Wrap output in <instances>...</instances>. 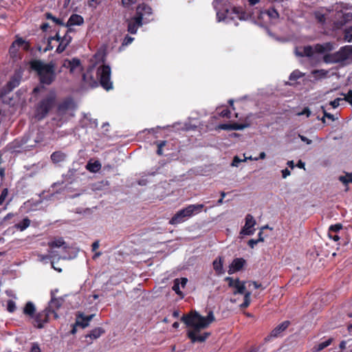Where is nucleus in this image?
Listing matches in <instances>:
<instances>
[{
  "mask_svg": "<svg viewBox=\"0 0 352 352\" xmlns=\"http://www.w3.org/2000/svg\"><path fill=\"white\" fill-rule=\"evenodd\" d=\"M247 126L246 124L239 123H232V130H242Z\"/></svg>",
  "mask_w": 352,
  "mask_h": 352,
  "instance_id": "c03bdc74",
  "label": "nucleus"
},
{
  "mask_svg": "<svg viewBox=\"0 0 352 352\" xmlns=\"http://www.w3.org/2000/svg\"><path fill=\"white\" fill-rule=\"evenodd\" d=\"M217 129L221 130H232V124H220L218 125Z\"/></svg>",
  "mask_w": 352,
  "mask_h": 352,
  "instance_id": "8fccbe9b",
  "label": "nucleus"
},
{
  "mask_svg": "<svg viewBox=\"0 0 352 352\" xmlns=\"http://www.w3.org/2000/svg\"><path fill=\"white\" fill-rule=\"evenodd\" d=\"M86 168L91 173H97L102 168V166L98 160L94 162L89 160L86 165Z\"/></svg>",
  "mask_w": 352,
  "mask_h": 352,
  "instance_id": "b1692460",
  "label": "nucleus"
},
{
  "mask_svg": "<svg viewBox=\"0 0 352 352\" xmlns=\"http://www.w3.org/2000/svg\"><path fill=\"white\" fill-rule=\"evenodd\" d=\"M302 74L298 70L294 71L289 76V80H296L302 76Z\"/></svg>",
  "mask_w": 352,
  "mask_h": 352,
  "instance_id": "a19ab883",
  "label": "nucleus"
},
{
  "mask_svg": "<svg viewBox=\"0 0 352 352\" xmlns=\"http://www.w3.org/2000/svg\"><path fill=\"white\" fill-rule=\"evenodd\" d=\"M52 40H50V38H48L47 46L44 50L45 52L53 50L54 46L52 45Z\"/></svg>",
  "mask_w": 352,
  "mask_h": 352,
  "instance_id": "4d7b16f0",
  "label": "nucleus"
},
{
  "mask_svg": "<svg viewBox=\"0 0 352 352\" xmlns=\"http://www.w3.org/2000/svg\"><path fill=\"white\" fill-rule=\"evenodd\" d=\"M7 309L10 312H13L14 311V309H15V304H14V302L12 300H10L8 301Z\"/></svg>",
  "mask_w": 352,
  "mask_h": 352,
  "instance_id": "5fc2aeb1",
  "label": "nucleus"
},
{
  "mask_svg": "<svg viewBox=\"0 0 352 352\" xmlns=\"http://www.w3.org/2000/svg\"><path fill=\"white\" fill-rule=\"evenodd\" d=\"M64 299L61 297L56 298L54 292H51V300L47 306L45 308V313L47 314L48 320L50 321V314H53L55 319L58 318L57 311L62 307Z\"/></svg>",
  "mask_w": 352,
  "mask_h": 352,
  "instance_id": "9b49d317",
  "label": "nucleus"
},
{
  "mask_svg": "<svg viewBox=\"0 0 352 352\" xmlns=\"http://www.w3.org/2000/svg\"><path fill=\"white\" fill-rule=\"evenodd\" d=\"M212 6L216 11L217 19L219 22L226 19H234L237 17L239 20H245L247 13L241 7H232L229 0H214Z\"/></svg>",
  "mask_w": 352,
  "mask_h": 352,
  "instance_id": "f03ea898",
  "label": "nucleus"
},
{
  "mask_svg": "<svg viewBox=\"0 0 352 352\" xmlns=\"http://www.w3.org/2000/svg\"><path fill=\"white\" fill-rule=\"evenodd\" d=\"M181 320L188 327L192 328V330L188 331L187 336L191 342L195 343L203 342L210 336V333L209 332H205L203 334H199V332L201 329L208 327L211 322L215 320V318L213 312L210 311L206 317L195 311L184 315Z\"/></svg>",
  "mask_w": 352,
  "mask_h": 352,
  "instance_id": "f257e3e1",
  "label": "nucleus"
},
{
  "mask_svg": "<svg viewBox=\"0 0 352 352\" xmlns=\"http://www.w3.org/2000/svg\"><path fill=\"white\" fill-rule=\"evenodd\" d=\"M22 78L21 67L16 70L6 85L3 87L0 92V97L3 102H6L7 95L16 87L19 86Z\"/></svg>",
  "mask_w": 352,
  "mask_h": 352,
  "instance_id": "9d476101",
  "label": "nucleus"
},
{
  "mask_svg": "<svg viewBox=\"0 0 352 352\" xmlns=\"http://www.w3.org/2000/svg\"><path fill=\"white\" fill-rule=\"evenodd\" d=\"M114 169H115L114 166L107 164V165H104L102 167V172L103 174H106V173L114 174Z\"/></svg>",
  "mask_w": 352,
  "mask_h": 352,
  "instance_id": "4c0bfd02",
  "label": "nucleus"
},
{
  "mask_svg": "<svg viewBox=\"0 0 352 352\" xmlns=\"http://www.w3.org/2000/svg\"><path fill=\"white\" fill-rule=\"evenodd\" d=\"M84 23V19L81 15L72 14L69 18L65 27H72L73 25H81Z\"/></svg>",
  "mask_w": 352,
  "mask_h": 352,
  "instance_id": "a211bd4d",
  "label": "nucleus"
},
{
  "mask_svg": "<svg viewBox=\"0 0 352 352\" xmlns=\"http://www.w3.org/2000/svg\"><path fill=\"white\" fill-rule=\"evenodd\" d=\"M333 44L331 42H327L323 44L318 43L314 45V52L319 54L331 52L333 50Z\"/></svg>",
  "mask_w": 352,
  "mask_h": 352,
  "instance_id": "f3484780",
  "label": "nucleus"
},
{
  "mask_svg": "<svg viewBox=\"0 0 352 352\" xmlns=\"http://www.w3.org/2000/svg\"><path fill=\"white\" fill-rule=\"evenodd\" d=\"M314 47L311 45H307L302 48V52H296V55L300 57H311L314 55Z\"/></svg>",
  "mask_w": 352,
  "mask_h": 352,
  "instance_id": "393cba45",
  "label": "nucleus"
},
{
  "mask_svg": "<svg viewBox=\"0 0 352 352\" xmlns=\"http://www.w3.org/2000/svg\"><path fill=\"white\" fill-rule=\"evenodd\" d=\"M328 72L324 69H315L312 71V74L316 78H324L327 76Z\"/></svg>",
  "mask_w": 352,
  "mask_h": 352,
  "instance_id": "f704fd0d",
  "label": "nucleus"
},
{
  "mask_svg": "<svg viewBox=\"0 0 352 352\" xmlns=\"http://www.w3.org/2000/svg\"><path fill=\"white\" fill-rule=\"evenodd\" d=\"M301 115H304V114H306V116L307 117H309L310 115H311V111L309 110V108L306 107L303 109V111H302V113H300Z\"/></svg>",
  "mask_w": 352,
  "mask_h": 352,
  "instance_id": "338daca9",
  "label": "nucleus"
},
{
  "mask_svg": "<svg viewBox=\"0 0 352 352\" xmlns=\"http://www.w3.org/2000/svg\"><path fill=\"white\" fill-rule=\"evenodd\" d=\"M290 322L288 320L283 322L281 324L276 327L270 333V337H278L280 333L284 331L289 325Z\"/></svg>",
  "mask_w": 352,
  "mask_h": 352,
  "instance_id": "412c9836",
  "label": "nucleus"
},
{
  "mask_svg": "<svg viewBox=\"0 0 352 352\" xmlns=\"http://www.w3.org/2000/svg\"><path fill=\"white\" fill-rule=\"evenodd\" d=\"M21 47H22V37L17 36L16 41L12 43L9 49L10 57L12 58L14 63L21 58V53L19 52V50Z\"/></svg>",
  "mask_w": 352,
  "mask_h": 352,
  "instance_id": "f8f14e48",
  "label": "nucleus"
},
{
  "mask_svg": "<svg viewBox=\"0 0 352 352\" xmlns=\"http://www.w3.org/2000/svg\"><path fill=\"white\" fill-rule=\"evenodd\" d=\"M30 219H28V218H23V230L27 228L30 226Z\"/></svg>",
  "mask_w": 352,
  "mask_h": 352,
  "instance_id": "69168bd1",
  "label": "nucleus"
},
{
  "mask_svg": "<svg viewBox=\"0 0 352 352\" xmlns=\"http://www.w3.org/2000/svg\"><path fill=\"white\" fill-rule=\"evenodd\" d=\"M265 14H267L270 19H276L279 17V14L278 11L274 8H271L268 10L261 11V15Z\"/></svg>",
  "mask_w": 352,
  "mask_h": 352,
  "instance_id": "c85d7f7f",
  "label": "nucleus"
},
{
  "mask_svg": "<svg viewBox=\"0 0 352 352\" xmlns=\"http://www.w3.org/2000/svg\"><path fill=\"white\" fill-rule=\"evenodd\" d=\"M54 256H55V254H54V252L51 251L50 254L46 255V256H41V260L43 261L45 259H49V258L54 257Z\"/></svg>",
  "mask_w": 352,
  "mask_h": 352,
  "instance_id": "0e129e2a",
  "label": "nucleus"
},
{
  "mask_svg": "<svg viewBox=\"0 0 352 352\" xmlns=\"http://www.w3.org/2000/svg\"><path fill=\"white\" fill-rule=\"evenodd\" d=\"M133 39L134 38L133 37H131L129 36H126L123 41L122 44L127 45L130 44L133 41Z\"/></svg>",
  "mask_w": 352,
  "mask_h": 352,
  "instance_id": "bf43d9fd",
  "label": "nucleus"
},
{
  "mask_svg": "<svg viewBox=\"0 0 352 352\" xmlns=\"http://www.w3.org/2000/svg\"><path fill=\"white\" fill-rule=\"evenodd\" d=\"M314 16L316 20L320 24H324L326 22V15L320 11L314 12Z\"/></svg>",
  "mask_w": 352,
  "mask_h": 352,
  "instance_id": "473e14b6",
  "label": "nucleus"
},
{
  "mask_svg": "<svg viewBox=\"0 0 352 352\" xmlns=\"http://www.w3.org/2000/svg\"><path fill=\"white\" fill-rule=\"evenodd\" d=\"M250 296H251L250 292H247L245 293L243 302L240 305V307L241 309L247 308L250 305Z\"/></svg>",
  "mask_w": 352,
  "mask_h": 352,
  "instance_id": "72a5a7b5",
  "label": "nucleus"
},
{
  "mask_svg": "<svg viewBox=\"0 0 352 352\" xmlns=\"http://www.w3.org/2000/svg\"><path fill=\"white\" fill-rule=\"evenodd\" d=\"M258 243H259L258 239H250L248 243L251 248H254V246L258 244Z\"/></svg>",
  "mask_w": 352,
  "mask_h": 352,
  "instance_id": "052dcab7",
  "label": "nucleus"
},
{
  "mask_svg": "<svg viewBox=\"0 0 352 352\" xmlns=\"http://www.w3.org/2000/svg\"><path fill=\"white\" fill-rule=\"evenodd\" d=\"M342 100L340 98H337L333 101L330 102V104L333 107V108H337L340 105V102Z\"/></svg>",
  "mask_w": 352,
  "mask_h": 352,
  "instance_id": "6e6d98bb",
  "label": "nucleus"
},
{
  "mask_svg": "<svg viewBox=\"0 0 352 352\" xmlns=\"http://www.w3.org/2000/svg\"><path fill=\"white\" fill-rule=\"evenodd\" d=\"M105 331L102 327H96L91 330L89 334L86 336L87 338H90L92 340H95L100 337Z\"/></svg>",
  "mask_w": 352,
  "mask_h": 352,
  "instance_id": "bb28decb",
  "label": "nucleus"
},
{
  "mask_svg": "<svg viewBox=\"0 0 352 352\" xmlns=\"http://www.w3.org/2000/svg\"><path fill=\"white\" fill-rule=\"evenodd\" d=\"M153 10L148 5L142 3L136 8L134 16L128 21L127 31L132 34H136L138 28L144 23H148L153 21Z\"/></svg>",
  "mask_w": 352,
  "mask_h": 352,
  "instance_id": "20e7f679",
  "label": "nucleus"
},
{
  "mask_svg": "<svg viewBox=\"0 0 352 352\" xmlns=\"http://www.w3.org/2000/svg\"><path fill=\"white\" fill-rule=\"evenodd\" d=\"M50 25L47 23H44L41 25V29L43 31V32H45L47 30V29L49 28Z\"/></svg>",
  "mask_w": 352,
  "mask_h": 352,
  "instance_id": "774afa93",
  "label": "nucleus"
},
{
  "mask_svg": "<svg viewBox=\"0 0 352 352\" xmlns=\"http://www.w3.org/2000/svg\"><path fill=\"white\" fill-rule=\"evenodd\" d=\"M63 66L69 69L73 73L75 69L80 66V60L77 58H73L71 60H65Z\"/></svg>",
  "mask_w": 352,
  "mask_h": 352,
  "instance_id": "6ab92c4d",
  "label": "nucleus"
},
{
  "mask_svg": "<svg viewBox=\"0 0 352 352\" xmlns=\"http://www.w3.org/2000/svg\"><path fill=\"white\" fill-rule=\"evenodd\" d=\"M50 40H52V41H56L58 43V44L60 43V41L61 39V36H60L59 35V33L58 32H56V34H55V36H50Z\"/></svg>",
  "mask_w": 352,
  "mask_h": 352,
  "instance_id": "680f3d73",
  "label": "nucleus"
},
{
  "mask_svg": "<svg viewBox=\"0 0 352 352\" xmlns=\"http://www.w3.org/2000/svg\"><path fill=\"white\" fill-rule=\"evenodd\" d=\"M225 281L228 282V286L230 287H234L236 283V279L234 280L232 277L228 276L225 278Z\"/></svg>",
  "mask_w": 352,
  "mask_h": 352,
  "instance_id": "49530a36",
  "label": "nucleus"
},
{
  "mask_svg": "<svg viewBox=\"0 0 352 352\" xmlns=\"http://www.w3.org/2000/svg\"><path fill=\"white\" fill-rule=\"evenodd\" d=\"M352 59V50L350 45L341 47L338 51L333 54H327L324 56V61L327 63H339Z\"/></svg>",
  "mask_w": 352,
  "mask_h": 352,
  "instance_id": "6e6552de",
  "label": "nucleus"
},
{
  "mask_svg": "<svg viewBox=\"0 0 352 352\" xmlns=\"http://www.w3.org/2000/svg\"><path fill=\"white\" fill-rule=\"evenodd\" d=\"M344 38L348 42L352 41V27H350L344 30Z\"/></svg>",
  "mask_w": 352,
  "mask_h": 352,
  "instance_id": "e433bc0d",
  "label": "nucleus"
},
{
  "mask_svg": "<svg viewBox=\"0 0 352 352\" xmlns=\"http://www.w3.org/2000/svg\"><path fill=\"white\" fill-rule=\"evenodd\" d=\"M323 113H324V117L322 118V122L323 123H325L324 118H328L329 119H331L332 121H333L335 120L334 116L331 113H327L324 109L323 110Z\"/></svg>",
  "mask_w": 352,
  "mask_h": 352,
  "instance_id": "603ef678",
  "label": "nucleus"
},
{
  "mask_svg": "<svg viewBox=\"0 0 352 352\" xmlns=\"http://www.w3.org/2000/svg\"><path fill=\"white\" fill-rule=\"evenodd\" d=\"M219 115L221 117L230 118L231 117V112L228 109H223Z\"/></svg>",
  "mask_w": 352,
  "mask_h": 352,
  "instance_id": "09e8293b",
  "label": "nucleus"
},
{
  "mask_svg": "<svg viewBox=\"0 0 352 352\" xmlns=\"http://www.w3.org/2000/svg\"><path fill=\"white\" fill-rule=\"evenodd\" d=\"M72 41V37L68 34H65L60 39V43L58 44L56 52L58 54H61L63 52L66 47L69 45V43Z\"/></svg>",
  "mask_w": 352,
  "mask_h": 352,
  "instance_id": "2eb2a0df",
  "label": "nucleus"
},
{
  "mask_svg": "<svg viewBox=\"0 0 352 352\" xmlns=\"http://www.w3.org/2000/svg\"><path fill=\"white\" fill-rule=\"evenodd\" d=\"M7 196H8V189L4 188L1 191V193L0 195V206H1L3 204Z\"/></svg>",
  "mask_w": 352,
  "mask_h": 352,
  "instance_id": "a18cd8bd",
  "label": "nucleus"
},
{
  "mask_svg": "<svg viewBox=\"0 0 352 352\" xmlns=\"http://www.w3.org/2000/svg\"><path fill=\"white\" fill-rule=\"evenodd\" d=\"M29 65L30 69L36 73L41 85H50L55 81L57 74L54 62L45 63L41 60L34 59L29 62Z\"/></svg>",
  "mask_w": 352,
  "mask_h": 352,
  "instance_id": "7ed1b4c3",
  "label": "nucleus"
},
{
  "mask_svg": "<svg viewBox=\"0 0 352 352\" xmlns=\"http://www.w3.org/2000/svg\"><path fill=\"white\" fill-rule=\"evenodd\" d=\"M94 316V314L85 316L82 313H80L77 316L76 324L84 329L89 326V323Z\"/></svg>",
  "mask_w": 352,
  "mask_h": 352,
  "instance_id": "dca6fc26",
  "label": "nucleus"
},
{
  "mask_svg": "<svg viewBox=\"0 0 352 352\" xmlns=\"http://www.w3.org/2000/svg\"><path fill=\"white\" fill-rule=\"evenodd\" d=\"M223 263V259L221 256L217 258L212 263L213 269L218 275L223 274L224 273Z\"/></svg>",
  "mask_w": 352,
  "mask_h": 352,
  "instance_id": "5701e85b",
  "label": "nucleus"
},
{
  "mask_svg": "<svg viewBox=\"0 0 352 352\" xmlns=\"http://www.w3.org/2000/svg\"><path fill=\"white\" fill-rule=\"evenodd\" d=\"M352 20V13L351 12H346L342 14V23L344 24L349 21Z\"/></svg>",
  "mask_w": 352,
  "mask_h": 352,
  "instance_id": "ea45409f",
  "label": "nucleus"
},
{
  "mask_svg": "<svg viewBox=\"0 0 352 352\" xmlns=\"http://www.w3.org/2000/svg\"><path fill=\"white\" fill-rule=\"evenodd\" d=\"M111 67L108 65H102L97 69V77L99 79L101 87L109 91L113 89V82L111 81Z\"/></svg>",
  "mask_w": 352,
  "mask_h": 352,
  "instance_id": "1a4fd4ad",
  "label": "nucleus"
},
{
  "mask_svg": "<svg viewBox=\"0 0 352 352\" xmlns=\"http://www.w3.org/2000/svg\"><path fill=\"white\" fill-rule=\"evenodd\" d=\"M157 146V154L158 155H162L163 154L162 149L166 144V141L165 140H160L155 142Z\"/></svg>",
  "mask_w": 352,
  "mask_h": 352,
  "instance_id": "c9c22d12",
  "label": "nucleus"
},
{
  "mask_svg": "<svg viewBox=\"0 0 352 352\" xmlns=\"http://www.w3.org/2000/svg\"><path fill=\"white\" fill-rule=\"evenodd\" d=\"M45 15L47 19L52 20L54 23L65 26V24L63 22L62 19L56 18V16H53V14L51 12H46Z\"/></svg>",
  "mask_w": 352,
  "mask_h": 352,
  "instance_id": "2f4dec72",
  "label": "nucleus"
},
{
  "mask_svg": "<svg viewBox=\"0 0 352 352\" xmlns=\"http://www.w3.org/2000/svg\"><path fill=\"white\" fill-rule=\"evenodd\" d=\"M72 100L70 98H67L60 102L57 107V111L58 113H65L69 109L71 108Z\"/></svg>",
  "mask_w": 352,
  "mask_h": 352,
  "instance_id": "4be33fe9",
  "label": "nucleus"
},
{
  "mask_svg": "<svg viewBox=\"0 0 352 352\" xmlns=\"http://www.w3.org/2000/svg\"><path fill=\"white\" fill-rule=\"evenodd\" d=\"M173 290L175 291L176 292V294H179V295H182V292L180 291L179 289V279H175L174 280V284H173V286L172 287Z\"/></svg>",
  "mask_w": 352,
  "mask_h": 352,
  "instance_id": "79ce46f5",
  "label": "nucleus"
},
{
  "mask_svg": "<svg viewBox=\"0 0 352 352\" xmlns=\"http://www.w3.org/2000/svg\"><path fill=\"white\" fill-rule=\"evenodd\" d=\"M340 182H341L345 186V191H348L349 188L347 187L349 183H352V177H339Z\"/></svg>",
  "mask_w": 352,
  "mask_h": 352,
  "instance_id": "58836bf2",
  "label": "nucleus"
},
{
  "mask_svg": "<svg viewBox=\"0 0 352 352\" xmlns=\"http://www.w3.org/2000/svg\"><path fill=\"white\" fill-rule=\"evenodd\" d=\"M342 228V225L341 223H337V224H335V225H331L329 227V232H337L339 230H340Z\"/></svg>",
  "mask_w": 352,
  "mask_h": 352,
  "instance_id": "37998d69",
  "label": "nucleus"
},
{
  "mask_svg": "<svg viewBox=\"0 0 352 352\" xmlns=\"http://www.w3.org/2000/svg\"><path fill=\"white\" fill-rule=\"evenodd\" d=\"M247 159V157H245V159L242 160L239 158L238 156H235L233 158L232 166H238L239 164L243 161H245Z\"/></svg>",
  "mask_w": 352,
  "mask_h": 352,
  "instance_id": "3c124183",
  "label": "nucleus"
},
{
  "mask_svg": "<svg viewBox=\"0 0 352 352\" xmlns=\"http://www.w3.org/2000/svg\"><path fill=\"white\" fill-rule=\"evenodd\" d=\"M255 224L256 221L253 216L250 214H248L245 217V223L241 232L246 235H252L254 231L252 228L255 226Z\"/></svg>",
  "mask_w": 352,
  "mask_h": 352,
  "instance_id": "ddd939ff",
  "label": "nucleus"
},
{
  "mask_svg": "<svg viewBox=\"0 0 352 352\" xmlns=\"http://www.w3.org/2000/svg\"><path fill=\"white\" fill-rule=\"evenodd\" d=\"M23 315H25L36 329H43L45 324L49 323L47 314L45 309L41 311H36V307L34 302L28 301L23 307Z\"/></svg>",
  "mask_w": 352,
  "mask_h": 352,
  "instance_id": "39448f33",
  "label": "nucleus"
},
{
  "mask_svg": "<svg viewBox=\"0 0 352 352\" xmlns=\"http://www.w3.org/2000/svg\"><path fill=\"white\" fill-rule=\"evenodd\" d=\"M204 204H191L177 211L170 219L169 223L177 225L186 221L194 214L199 213L204 208Z\"/></svg>",
  "mask_w": 352,
  "mask_h": 352,
  "instance_id": "0eeeda50",
  "label": "nucleus"
},
{
  "mask_svg": "<svg viewBox=\"0 0 352 352\" xmlns=\"http://www.w3.org/2000/svg\"><path fill=\"white\" fill-rule=\"evenodd\" d=\"M300 140L307 144H311L312 141L304 135H299Z\"/></svg>",
  "mask_w": 352,
  "mask_h": 352,
  "instance_id": "e2e57ef3",
  "label": "nucleus"
},
{
  "mask_svg": "<svg viewBox=\"0 0 352 352\" xmlns=\"http://www.w3.org/2000/svg\"><path fill=\"white\" fill-rule=\"evenodd\" d=\"M245 264V260L243 258H234L229 266L228 271L229 274H232L235 272L240 271Z\"/></svg>",
  "mask_w": 352,
  "mask_h": 352,
  "instance_id": "4468645a",
  "label": "nucleus"
},
{
  "mask_svg": "<svg viewBox=\"0 0 352 352\" xmlns=\"http://www.w3.org/2000/svg\"><path fill=\"white\" fill-rule=\"evenodd\" d=\"M225 281L228 282V286L230 287H234L236 283V279L234 280L232 277L228 276L225 278Z\"/></svg>",
  "mask_w": 352,
  "mask_h": 352,
  "instance_id": "de8ad7c7",
  "label": "nucleus"
},
{
  "mask_svg": "<svg viewBox=\"0 0 352 352\" xmlns=\"http://www.w3.org/2000/svg\"><path fill=\"white\" fill-rule=\"evenodd\" d=\"M333 340V339L332 338H329L326 341L322 342L320 343L319 344L315 346L313 348V351L314 352H319V351L323 350L324 349H325L326 347L329 346L332 343Z\"/></svg>",
  "mask_w": 352,
  "mask_h": 352,
  "instance_id": "c756f323",
  "label": "nucleus"
},
{
  "mask_svg": "<svg viewBox=\"0 0 352 352\" xmlns=\"http://www.w3.org/2000/svg\"><path fill=\"white\" fill-rule=\"evenodd\" d=\"M48 245L51 249H53L54 248H60V247H63L64 249L67 248V245H66V243L64 241L63 239L61 237L49 242Z\"/></svg>",
  "mask_w": 352,
  "mask_h": 352,
  "instance_id": "cd10ccee",
  "label": "nucleus"
},
{
  "mask_svg": "<svg viewBox=\"0 0 352 352\" xmlns=\"http://www.w3.org/2000/svg\"><path fill=\"white\" fill-rule=\"evenodd\" d=\"M30 352H41V351L37 343H33Z\"/></svg>",
  "mask_w": 352,
  "mask_h": 352,
  "instance_id": "13d9d810",
  "label": "nucleus"
},
{
  "mask_svg": "<svg viewBox=\"0 0 352 352\" xmlns=\"http://www.w3.org/2000/svg\"><path fill=\"white\" fill-rule=\"evenodd\" d=\"M245 283L244 281H241L239 278H236V283L234 287L235 290L233 292V294L236 295L239 294L245 295L246 292Z\"/></svg>",
  "mask_w": 352,
  "mask_h": 352,
  "instance_id": "a878e982",
  "label": "nucleus"
},
{
  "mask_svg": "<svg viewBox=\"0 0 352 352\" xmlns=\"http://www.w3.org/2000/svg\"><path fill=\"white\" fill-rule=\"evenodd\" d=\"M67 155L63 151H54L51 154L50 159L54 164H59L66 160Z\"/></svg>",
  "mask_w": 352,
  "mask_h": 352,
  "instance_id": "aec40b11",
  "label": "nucleus"
},
{
  "mask_svg": "<svg viewBox=\"0 0 352 352\" xmlns=\"http://www.w3.org/2000/svg\"><path fill=\"white\" fill-rule=\"evenodd\" d=\"M43 199L41 195H38L36 197L35 199H32V200H28V201H25L23 203V205L28 208L31 206H36L38 204H41L42 202Z\"/></svg>",
  "mask_w": 352,
  "mask_h": 352,
  "instance_id": "7c9ffc66",
  "label": "nucleus"
},
{
  "mask_svg": "<svg viewBox=\"0 0 352 352\" xmlns=\"http://www.w3.org/2000/svg\"><path fill=\"white\" fill-rule=\"evenodd\" d=\"M56 103V93L54 91H50L36 104L34 111L35 118L38 121L43 120L55 107Z\"/></svg>",
  "mask_w": 352,
  "mask_h": 352,
  "instance_id": "423d86ee",
  "label": "nucleus"
},
{
  "mask_svg": "<svg viewBox=\"0 0 352 352\" xmlns=\"http://www.w3.org/2000/svg\"><path fill=\"white\" fill-rule=\"evenodd\" d=\"M121 3L124 8H129L132 4L135 3V0H121Z\"/></svg>",
  "mask_w": 352,
  "mask_h": 352,
  "instance_id": "864d4df0",
  "label": "nucleus"
}]
</instances>
